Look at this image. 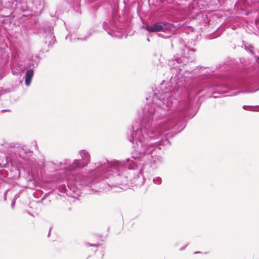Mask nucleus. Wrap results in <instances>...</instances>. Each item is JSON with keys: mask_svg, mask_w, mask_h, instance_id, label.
Instances as JSON below:
<instances>
[{"mask_svg": "<svg viewBox=\"0 0 259 259\" xmlns=\"http://www.w3.org/2000/svg\"><path fill=\"white\" fill-rule=\"evenodd\" d=\"M15 202L14 201L12 202V204L11 205H12V207H13L15 205Z\"/></svg>", "mask_w": 259, "mask_h": 259, "instance_id": "nucleus-13", "label": "nucleus"}, {"mask_svg": "<svg viewBox=\"0 0 259 259\" xmlns=\"http://www.w3.org/2000/svg\"><path fill=\"white\" fill-rule=\"evenodd\" d=\"M227 74L228 79L226 83L222 84V88L235 90L242 89L243 93H253L259 90V85L255 83L254 79L246 74V70H242L233 67Z\"/></svg>", "mask_w": 259, "mask_h": 259, "instance_id": "nucleus-3", "label": "nucleus"}, {"mask_svg": "<svg viewBox=\"0 0 259 259\" xmlns=\"http://www.w3.org/2000/svg\"><path fill=\"white\" fill-rule=\"evenodd\" d=\"M157 151L152 154H149L148 155L151 154V156L153 157V159L150 161V167L152 169H155L157 168L158 166H159L161 163H162V159L161 157L156 156V155L157 154Z\"/></svg>", "mask_w": 259, "mask_h": 259, "instance_id": "nucleus-5", "label": "nucleus"}, {"mask_svg": "<svg viewBox=\"0 0 259 259\" xmlns=\"http://www.w3.org/2000/svg\"><path fill=\"white\" fill-rule=\"evenodd\" d=\"M199 253V252H194V253H195V254L196 253Z\"/></svg>", "mask_w": 259, "mask_h": 259, "instance_id": "nucleus-19", "label": "nucleus"}, {"mask_svg": "<svg viewBox=\"0 0 259 259\" xmlns=\"http://www.w3.org/2000/svg\"><path fill=\"white\" fill-rule=\"evenodd\" d=\"M257 59L258 60H259V57H257Z\"/></svg>", "mask_w": 259, "mask_h": 259, "instance_id": "nucleus-23", "label": "nucleus"}, {"mask_svg": "<svg viewBox=\"0 0 259 259\" xmlns=\"http://www.w3.org/2000/svg\"><path fill=\"white\" fill-rule=\"evenodd\" d=\"M78 155L80 158L66 163V194L72 199L67 201H74L79 196L80 191L77 184L102 189L106 185L122 189L128 187L130 177L125 161L103 159L91 163V154L84 149L79 150Z\"/></svg>", "mask_w": 259, "mask_h": 259, "instance_id": "nucleus-2", "label": "nucleus"}, {"mask_svg": "<svg viewBox=\"0 0 259 259\" xmlns=\"http://www.w3.org/2000/svg\"><path fill=\"white\" fill-rule=\"evenodd\" d=\"M100 244H91V243H87V246H99Z\"/></svg>", "mask_w": 259, "mask_h": 259, "instance_id": "nucleus-11", "label": "nucleus"}, {"mask_svg": "<svg viewBox=\"0 0 259 259\" xmlns=\"http://www.w3.org/2000/svg\"><path fill=\"white\" fill-rule=\"evenodd\" d=\"M33 75V71L32 69H29L27 71L25 74V78L31 79Z\"/></svg>", "mask_w": 259, "mask_h": 259, "instance_id": "nucleus-8", "label": "nucleus"}, {"mask_svg": "<svg viewBox=\"0 0 259 259\" xmlns=\"http://www.w3.org/2000/svg\"><path fill=\"white\" fill-rule=\"evenodd\" d=\"M186 56L175 57L168 61V66L173 74L170 79L176 81L181 75L191 74V78L198 76L200 80L209 79L211 73L209 68L197 67L193 70L186 68L184 64ZM209 80L201 81L195 89L189 93L185 88L176 90L171 82L163 80L160 90H152L146 99L151 103H147L143 110L142 127L134 124L132 126L129 141L137 152L133 154L125 161L130 181L137 186L144 184L145 179L141 169H137L140 157L143 155L152 154L156 150L161 149L170 144L168 138L181 132L185 127V117H193L191 112L190 95L193 92L198 94L204 89L203 87H209Z\"/></svg>", "mask_w": 259, "mask_h": 259, "instance_id": "nucleus-1", "label": "nucleus"}, {"mask_svg": "<svg viewBox=\"0 0 259 259\" xmlns=\"http://www.w3.org/2000/svg\"><path fill=\"white\" fill-rule=\"evenodd\" d=\"M144 28L148 31V32H163L168 30H172L175 28L173 24L165 22H156L152 25H146Z\"/></svg>", "mask_w": 259, "mask_h": 259, "instance_id": "nucleus-4", "label": "nucleus"}, {"mask_svg": "<svg viewBox=\"0 0 259 259\" xmlns=\"http://www.w3.org/2000/svg\"><path fill=\"white\" fill-rule=\"evenodd\" d=\"M107 32H108V34H110L109 31H107Z\"/></svg>", "mask_w": 259, "mask_h": 259, "instance_id": "nucleus-22", "label": "nucleus"}, {"mask_svg": "<svg viewBox=\"0 0 259 259\" xmlns=\"http://www.w3.org/2000/svg\"><path fill=\"white\" fill-rule=\"evenodd\" d=\"M147 40L148 41H149V39L148 38H147Z\"/></svg>", "mask_w": 259, "mask_h": 259, "instance_id": "nucleus-21", "label": "nucleus"}, {"mask_svg": "<svg viewBox=\"0 0 259 259\" xmlns=\"http://www.w3.org/2000/svg\"><path fill=\"white\" fill-rule=\"evenodd\" d=\"M190 51H195V49H191Z\"/></svg>", "mask_w": 259, "mask_h": 259, "instance_id": "nucleus-17", "label": "nucleus"}, {"mask_svg": "<svg viewBox=\"0 0 259 259\" xmlns=\"http://www.w3.org/2000/svg\"><path fill=\"white\" fill-rule=\"evenodd\" d=\"M173 43H174V40H172L171 41V46H173Z\"/></svg>", "mask_w": 259, "mask_h": 259, "instance_id": "nucleus-16", "label": "nucleus"}, {"mask_svg": "<svg viewBox=\"0 0 259 259\" xmlns=\"http://www.w3.org/2000/svg\"><path fill=\"white\" fill-rule=\"evenodd\" d=\"M212 97H213L214 98H217V96H214V95H213V96H212Z\"/></svg>", "mask_w": 259, "mask_h": 259, "instance_id": "nucleus-18", "label": "nucleus"}, {"mask_svg": "<svg viewBox=\"0 0 259 259\" xmlns=\"http://www.w3.org/2000/svg\"><path fill=\"white\" fill-rule=\"evenodd\" d=\"M86 38H87L86 37H84V38H81V39H82V40H86Z\"/></svg>", "mask_w": 259, "mask_h": 259, "instance_id": "nucleus-15", "label": "nucleus"}, {"mask_svg": "<svg viewBox=\"0 0 259 259\" xmlns=\"http://www.w3.org/2000/svg\"><path fill=\"white\" fill-rule=\"evenodd\" d=\"M184 49H185V50H187V51L188 50V48H187V47H185Z\"/></svg>", "mask_w": 259, "mask_h": 259, "instance_id": "nucleus-14", "label": "nucleus"}, {"mask_svg": "<svg viewBox=\"0 0 259 259\" xmlns=\"http://www.w3.org/2000/svg\"><path fill=\"white\" fill-rule=\"evenodd\" d=\"M152 181L156 185H160L162 183V179L160 177H155L153 178Z\"/></svg>", "mask_w": 259, "mask_h": 259, "instance_id": "nucleus-7", "label": "nucleus"}, {"mask_svg": "<svg viewBox=\"0 0 259 259\" xmlns=\"http://www.w3.org/2000/svg\"><path fill=\"white\" fill-rule=\"evenodd\" d=\"M31 80V79H30L29 78H25V84H26V85H27V86L29 85L30 84Z\"/></svg>", "mask_w": 259, "mask_h": 259, "instance_id": "nucleus-10", "label": "nucleus"}, {"mask_svg": "<svg viewBox=\"0 0 259 259\" xmlns=\"http://www.w3.org/2000/svg\"><path fill=\"white\" fill-rule=\"evenodd\" d=\"M103 27L106 30H109L113 31L114 29L116 28V21L114 18L112 16L108 21L104 22Z\"/></svg>", "mask_w": 259, "mask_h": 259, "instance_id": "nucleus-6", "label": "nucleus"}, {"mask_svg": "<svg viewBox=\"0 0 259 259\" xmlns=\"http://www.w3.org/2000/svg\"><path fill=\"white\" fill-rule=\"evenodd\" d=\"M101 255H102V256H104L103 253H101Z\"/></svg>", "mask_w": 259, "mask_h": 259, "instance_id": "nucleus-20", "label": "nucleus"}, {"mask_svg": "<svg viewBox=\"0 0 259 259\" xmlns=\"http://www.w3.org/2000/svg\"><path fill=\"white\" fill-rule=\"evenodd\" d=\"M242 108L244 110H250L251 109L253 108V106H250L247 105H244L242 106Z\"/></svg>", "mask_w": 259, "mask_h": 259, "instance_id": "nucleus-9", "label": "nucleus"}, {"mask_svg": "<svg viewBox=\"0 0 259 259\" xmlns=\"http://www.w3.org/2000/svg\"><path fill=\"white\" fill-rule=\"evenodd\" d=\"M253 48L252 46H249V48L248 49V51H249V52L252 54V55H253L254 54V53L253 52Z\"/></svg>", "mask_w": 259, "mask_h": 259, "instance_id": "nucleus-12", "label": "nucleus"}]
</instances>
